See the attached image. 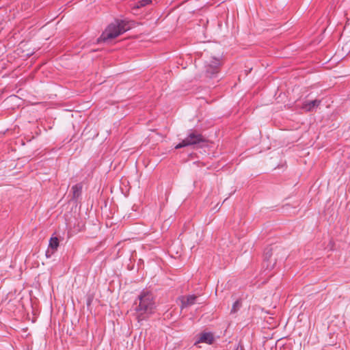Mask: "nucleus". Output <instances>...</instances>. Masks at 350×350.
Listing matches in <instances>:
<instances>
[{
  "label": "nucleus",
  "instance_id": "obj_14",
  "mask_svg": "<svg viewBox=\"0 0 350 350\" xmlns=\"http://www.w3.org/2000/svg\"><path fill=\"white\" fill-rule=\"evenodd\" d=\"M237 350H243V347H241L240 349H239V348H237Z\"/></svg>",
  "mask_w": 350,
  "mask_h": 350
},
{
  "label": "nucleus",
  "instance_id": "obj_5",
  "mask_svg": "<svg viewBox=\"0 0 350 350\" xmlns=\"http://www.w3.org/2000/svg\"><path fill=\"white\" fill-rule=\"evenodd\" d=\"M178 299L181 303L180 308L183 309L193 305L196 303L197 296L194 295L181 296Z\"/></svg>",
  "mask_w": 350,
  "mask_h": 350
},
{
  "label": "nucleus",
  "instance_id": "obj_12",
  "mask_svg": "<svg viewBox=\"0 0 350 350\" xmlns=\"http://www.w3.org/2000/svg\"><path fill=\"white\" fill-rule=\"evenodd\" d=\"M241 303L239 300H237L232 305V308L231 309L232 313H235L239 308H241Z\"/></svg>",
  "mask_w": 350,
  "mask_h": 350
},
{
  "label": "nucleus",
  "instance_id": "obj_10",
  "mask_svg": "<svg viewBox=\"0 0 350 350\" xmlns=\"http://www.w3.org/2000/svg\"><path fill=\"white\" fill-rule=\"evenodd\" d=\"M49 247L53 250L52 253L56 250L59 246V240L57 237H51L49 240Z\"/></svg>",
  "mask_w": 350,
  "mask_h": 350
},
{
  "label": "nucleus",
  "instance_id": "obj_13",
  "mask_svg": "<svg viewBox=\"0 0 350 350\" xmlns=\"http://www.w3.org/2000/svg\"><path fill=\"white\" fill-rule=\"evenodd\" d=\"M48 253H49V250H48V251H46V256H47V257H49V256H50V255H48Z\"/></svg>",
  "mask_w": 350,
  "mask_h": 350
},
{
  "label": "nucleus",
  "instance_id": "obj_6",
  "mask_svg": "<svg viewBox=\"0 0 350 350\" xmlns=\"http://www.w3.org/2000/svg\"><path fill=\"white\" fill-rule=\"evenodd\" d=\"M214 341V336L211 332H202L200 334L199 338L195 342V345L197 343H206L208 345H211Z\"/></svg>",
  "mask_w": 350,
  "mask_h": 350
},
{
  "label": "nucleus",
  "instance_id": "obj_7",
  "mask_svg": "<svg viewBox=\"0 0 350 350\" xmlns=\"http://www.w3.org/2000/svg\"><path fill=\"white\" fill-rule=\"evenodd\" d=\"M321 103V100L315 99L311 101H305L301 106V109L306 111H312L314 109L317 108Z\"/></svg>",
  "mask_w": 350,
  "mask_h": 350
},
{
  "label": "nucleus",
  "instance_id": "obj_1",
  "mask_svg": "<svg viewBox=\"0 0 350 350\" xmlns=\"http://www.w3.org/2000/svg\"><path fill=\"white\" fill-rule=\"evenodd\" d=\"M138 304L137 301L135 302L136 305L135 310L138 321H141L153 313L155 308V302L153 294L148 290H143L140 293L138 296Z\"/></svg>",
  "mask_w": 350,
  "mask_h": 350
},
{
  "label": "nucleus",
  "instance_id": "obj_3",
  "mask_svg": "<svg viewBox=\"0 0 350 350\" xmlns=\"http://www.w3.org/2000/svg\"><path fill=\"white\" fill-rule=\"evenodd\" d=\"M189 146H197L202 148L207 146V141L202 135L196 132H191L185 139L176 144L174 148L178 149Z\"/></svg>",
  "mask_w": 350,
  "mask_h": 350
},
{
  "label": "nucleus",
  "instance_id": "obj_11",
  "mask_svg": "<svg viewBox=\"0 0 350 350\" xmlns=\"http://www.w3.org/2000/svg\"><path fill=\"white\" fill-rule=\"evenodd\" d=\"M273 255V249L267 248L264 253V258L265 260L269 261Z\"/></svg>",
  "mask_w": 350,
  "mask_h": 350
},
{
  "label": "nucleus",
  "instance_id": "obj_2",
  "mask_svg": "<svg viewBox=\"0 0 350 350\" xmlns=\"http://www.w3.org/2000/svg\"><path fill=\"white\" fill-rule=\"evenodd\" d=\"M131 27L129 22L124 20H116L107 26L98 40L105 42L116 38L129 30Z\"/></svg>",
  "mask_w": 350,
  "mask_h": 350
},
{
  "label": "nucleus",
  "instance_id": "obj_8",
  "mask_svg": "<svg viewBox=\"0 0 350 350\" xmlns=\"http://www.w3.org/2000/svg\"><path fill=\"white\" fill-rule=\"evenodd\" d=\"M152 3V0H141V1H139L137 3H135L133 7H132V10L133 12H135V10L139 9V8H144L148 5H150Z\"/></svg>",
  "mask_w": 350,
  "mask_h": 350
},
{
  "label": "nucleus",
  "instance_id": "obj_9",
  "mask_svg": "<svg viewBox=\"0 0 350 350\" xmlns=\"http://www.w3.org/2000/svg\"><path fill=\"white\" fill-rule=\"evenodd\" d=\"M82 185L77 184L72 187V198L77 200L81 194Z\"/></svg>",
  "mask_w": 350,
  "mask_h": 350
},
{
  "label": "nucleus",
  "instance_id": "obj_4",
  "mask_svg": "<svg viewBox=\"0 0 350 350\" xmlns=\"http://www.w3.org/2000/svg\"><path fill=\"white\" fill-rule=\"evenodd\" d=\"M220 64V59L216 57H213L208 62H206V72L208 77L213 78L216 76L219 72Z\"/></svg>",
  "mask_w": 350,
  "mask_h": 350
}]
</instances>
